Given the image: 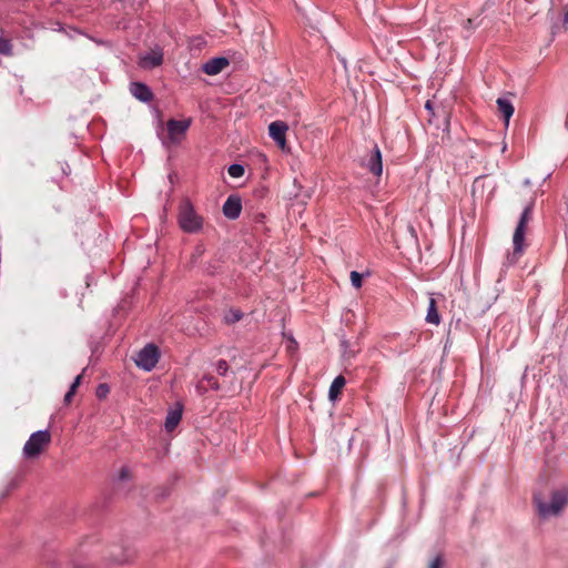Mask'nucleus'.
Masks as SVG:
<instances>
[{"instance_id":"obj_10","label":"nucleus","mask_w":568,"mask_h":568,"mask_svg":"<svg viewBox=\"0 0 568 568\" xmlns=\"http://www.w3.org/2000/svg\"><path fill=\"white\" fill-rule=\"evenodd\" d=\"M229 65V60L224 57H216L210 59L202 67L205 74L216 75L221 73Z\"/></svg>"},{"instance_id":"obj_14","label":"nucleus","mask_w":568,"mask_h":568,"mask_svg":"<svg viewBox=\"0 0 568 568\" xmlns=\"http://www.w3.org/2000/svg\"><path fill=\"white\" fill-rule=\"evenodd\" d=\"M182 418V407L179 406L174 409L169 410L165 418V429L168 432H172L181 422Z\"/></svg>"},{"instance_id":"obj_25","label":"nucleus","mask_w":568,"mask_h":568,"mask_svg":"<svg viewBox=\"0 0 568 568\" xmlns=\"http://www.w3.org/2000/svg\"><path fill=\"white\" fill-rule=\"evenodd\" d=\"M81 378H82V376H81V375H78V376L74 378L73 383H72V384H71V386H70V388H71L72 390H75V389H77V387L80 385Z\"/></svg>"},{"instance_id":"obj_2","label":"nucleus","mask_w":568,"mask_h":568,"mask_svg":"<svg viewBox=\"0 0 568 568\" xmlns=\"http://www.w3.org/2000/svg\"><path fill=\"white\" fill-rule=\"evenodd\" d=\"M179 225L186 233H196L203 226V219L189 200H184L179 207Z\"/></svg>"},{"instance_id":"obj_1","label":"nucleus","mask_w":568,"mask_h":568,"mask_svg":"<svg viewBox=\"0 0 568 568\" xmlns=\"http://www.w3.org/2000/svg\"><path fill=\"white\" fill-rule=\"evenodd\" d=\"M534 501L540 517H557L568 505V486L565 485L552 489L548 499L544 498L541 495H535Z\"/></svg>"},{"instance_id":"obj_30","label":"nucleus","mask_w":568,"mask_h":568,"mask_svg":"<svg viewBox=\"0 0 568 568\" xmlns=\"http://www.w3.org/2000/svg\"><path fill=\"white\" fill-rule=\"evenodd\" d=\"M366 2H368L369 7H372V8L375 7V1L374 0H366Z\"/></svg>"},{"instance_id":"obj_20","label":"nucleus","mask_w":568,"mask_h":568,"mask_svg":"<svg viewBox=\"0 0 568 568\" xmlns=\"http://www.w3.org/2000/svg\"><path fill=\"white\" fill-rule=\"evenodd\" d=\"M131 477H132L131 469L128 466H122L119 469L118 475H116V478L120 481H126V480L131 479Z\"/></svg>"},{"instance_id":"obj_17","label":"nucleus","mask_w":568,"mask_h":568,"mask_svg":"<svg viewBox=\"0 0 568 568\" xmlns=\"http://www.w3.org/2000/svg\"><path fill=\"white\" fill-rule=\"evenodd\" d=\"M242 317H243V313L240 310L231 308L225 312L223 318L226 324H234V323L239 322L240 320H242Z\"/></svg>"},{"instance_id":"obj_23","label":"nucleus","mask_w":568,"mask_h":568,"mask_svg":"<svg viewBox=\"0 0 568 568\" xmlns=\"http://www.w3.org/2000/svg\"><path fill=\"white\" fill-rule=\"evenodd\" d=\"M109 393V388L106 385H99V387L97 388V395L98 397H104L106 394Z\"/></svg>"},{"instance_id":"obj_12","label":"nucleus","mask_w":568,"mask_h":568,"mask_svg":"<svg viewBox=\"0 0 568 568\" xmlns=\"http://www.w3.org/2000/svg\"><path fill=\"white\" fill-rule=\"evenodd\" d=\"M130 92L134 98L142 102H150L153 99L151 89L141 82H133L130 87Z\"/></svg>"},{"instance_id":"obj_11","label":"nucleus","mask_w":568,"mask_h":568,"mask_svg":"<svg viewBox=\"0 0 568 568\" xmlns=\"http://www.w3.org/2000/svg\"><path fill=\"white\" fill-rule=\"evenodd\" d=\"M366 168L376 176H381L383 173L382 152L377 145L374 146L369 159L366 162Z\"/></svg>"},{"instance_id":"obj_18","label":"nucleus","mask_w":568,"mask_h":568,"mask_svg":"<svg viewBox=\"0 0 568 568\" xmlns=\"http://www.w3.org/2000/svg\"><path fill=\"white\" fill-rule=\"evenodd\" d=\"M230 176L239 179L244 175V166L237 163L231 164L227 169Z\"/></svg>"},{"instance_id":"obj_6","label":"nucleus","mask_w":568,"mask_h":568,"mask_svg":"<svg viewBox=\"0 0 568 568\" xmlns=\"http://www.w3.org/2000/svg\"><path fill=\"white\" fill-rule=\"evenodd\" d=\"M159 357V348L154 344H148L138 353L135 364L138 367L150 372L158 364Z\"/></svg>"},{"instance_id":"obj_16","label":"nucleus","mask_w":568,"mask_h":568,"mask_svg":"<svg viewBox=\"0 0 568 568\" xmlns=\"http://www.w3.org/2000/svg\"><path fill=\"white\" fill-rule=\"evenodd\" d=\"M345 383L346 381L342 375L334 378L328 390V397L331 400H335L338 397L342 388L345 386Z\"/></svg>"},{"instance_id":"obj_21","label":"nucleus","mask_w":568,"mask_h":568,"mask_svg":"<svg viewBox=\"0 0 568 568\" xmlns=\"http://www.w3.org/2000/svg\"><path fill=\"white\" fill-rule=\"evenodd\" d=\"M12 45L9 40L0 38V53L2 54H11Z\"/></svg>"},{"instance_id":"obj_31","label":"nucleus","mask_w":568,"mask_h":568,"mask_svg":"<svg viewBox=\"0 0 568 568\" xmlns=\"http://www.w3.org/2000/svg\"><path fill=\"white\" fill-rule=\"evenodd\" d=\"M409 230H410V232H412V233H414V232H415V230H414V227H413V226H410V227H409Z\"/></svg>"},{"instance_id":"obj_4","label":"nucleus","mask_w":568,"mask_h":568,"mask_svg":"<svg viewBox=\"0 0 568 568\" xmlns=\"http://www.w3.org/2000/svg\"><path fill=\"white\" fill-rule=\"evenodd\" d=\"M51 435L49 430H38L29 437L23 446V456L28 459L37 458L43 449L50 444Z\"/></svg>"},{"instance_id":"obj_5","label":"nucleus","mask_w":568,"mask_h":568,"mask_svg":"<svg viewBox=\"0 0 568 568\" xmlns=\"http://www.w3.org/2000/svg\"><path fill=\"white\" fill-rule=\"evenodd\" d=\"M191 123L190 118L184 120L170 119L166 122L168 138L163 141V144L166 146L179 144L184 139Z\"/></svg>"},{"instance_id":"obj_19","label":"nucleus","mask_w":568,"mask_h":568,"mask_svg":"<svg viewBox=\"0 0 568 568\" xmlns=\"http://www.w3.org/2000/svg\"><path fill=\"white\" fill-rule=\"evenodd\" d=\"M351 283L355 288H361L363 285V274L352 271L351 272Z\"/></svg>"},{"instance_id":"obj_28","label":"nucleus","mask_w":568,"mask_h":568,"mask_svg":"<svg viewBox=\"0 0 568 568\" xmlns=\"http://www.w3.org/2000/svg\"><path fill=\"white\" fill-rule=\"evenodd\" d=\"M564 23L568 24V7H566L565 14H564Z\"/></svg>"},{"instance_id":"obj_22","label":"nucleus","mask_w":568,"mask_h":568,"mask_svg":"<svg viewBox=\"0 0 568 568\" xmlns=\"http://www.w3.org/2000/svg\"><path fill=\"white\" fill-rule=\"evenodd\" d=\"M216 372L220 374V375H225L229 371V364L225 359H220L217 363H216V367H215Z\"/></svg>"},{"instance_id":"obj_9","label":"nucleus","mask_w":568,"mask_h":568,"mask_svg":"<svg viewBox=\"0 0 568 568\" xmlns=\"http://www.w3.org/2000/svg\"><path fill=\"white\" fill-rule=\"evenodd\" d=\"M242 211V203L239 196L230 195L223 204V214L235 220L240 216Z\"/></svg>"},{"instance_id":"obj_24","label":"nucleus","mask_w":568,"mask_h":568,"mask_svg":"<svg viewBox=\"0 0 568 568\" xmlns=\"http://www.w3.org/2000/svg\"><path fill=\"white\" fill-rule=\"evenodd\" d=\"M443 566V561H442V558L439 556H437L436 558L433 559V561L430 562L429 565V568H442Z\"/></svg>"},{"instance_id":"obj_7","label":"nucleus","mask_w":568,"mask_h":568,"mask_svg":"<svg viewBox=\"0 0 568 568\" xmlns=\"http://www.w3.org/2000/svg\"><path fill=\"white\" fill-rule=\"evenodd\" d=\"M287 131L288 125L283 121H274L268 125L270 136L282 151H286L288 149L286 141Z\"/></svg>"},{"instance_id":"obj_8","label":"nucleus","mask_w":568,"mask_h":568,"mask_svg":"<svg viewBox=\"0 0 568 568\" xmlns=\"http://www.w3.org/2000/svg\"><path fill=\"white\" fill-rule=\"evenodd\" d=\"M163 62V52L161 49H153L144 54H142L139 59V65L142 69H153L161 65Z\"/></svg>"},{"instance_id":"obj_15","label":"nucleus","mask_w":568,"mask_h":568,"mask_svg":"<svg viewBox=\"0 0 568 568\" xmlns=\"http://www.w3.org/2000/svg\"><path fill=\"white\" fill-rule=\"evenodd\" d=\"M426 322L434 325H439L440 323V315L437 311L436 301L434 300V297L429 298Z\"/></svg>"},{"instance_id":"obj_3","label":"nucleus","mask_w":568,"mask_h":568,"mask_svg":"<svg viewBox=\"0 0 568 568\" xmlns=\"http://www.w3.org/2000/svg\"><path fill=\"white\" fill-rule=\"evenodd\" d=\"M532 206L527 205L520 214L518 224L513 235L514 252L509 256L510 262L515 263L524 253V241L527 224L531 217Z\"/></svg>"},{"instance_id":"obj_13","label":"nucleus","mask_w":568,"mask_h":568,"mask_svg":"<svg viewBox=\"0 0 568 568\" xmlns=\"http://www.w3.org/2000/svg\"><path fill=\"white\" fill-rule=\"evenodd\" d=\"M496 103H497L498 111L504 119L505 126L508 128L509 121L515 111L514 105L509 100L504 99V98H498Z\"/></svg>"},{"instance_id":"obj_27","label":"nucleus","mask_w":568,"mask_h":568,"mask_svg":"<svg viewBox=\"0 0 568 568\" xmlns=\"http://www.w3.org/2000/svg\"><path fill=\"white\" fill-rule=\"evenodd\" d=\"M203 252H204V247H203V245H197V246L195 247V254H196L197 256L202 255V254H203Z\"/></svg>"},{"instance_id":"obj_29","label":"nucleus","mask_w":568,"mask_h":568,"mask_svg":"<svg viewBox=\"0 0 568 568\" xmlns=\"http://www.w3.org/2000/svg\"><path fill=\"white\" fill-rule=\"evenodd\" d=\"M425 108H426L428 111L433 112V106H432V102H430V101H427V102L425 103Z\"/></svg>"},{"instance_id":"obj_26","label":"nucleus","mask_w":568,"mask_h":568,"mask_svg":"<svg viewBox=\"0 0 568 568\" xmlns=\"http://www.w3.org/2000/svg\"><path fill=\"white\" fill-rule=\"evenodd\" d=\"M75 390H72L71 388L69 389V392L65 394L64 396V402L69 403L73 396Z\"/></svg>"}]
</instances>
